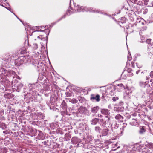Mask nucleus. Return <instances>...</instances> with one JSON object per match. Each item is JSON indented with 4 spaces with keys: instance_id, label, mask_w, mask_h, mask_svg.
<instances>
[{
    "instance_id": "obj_37",
    "label": "nucleus",
    "mask_w": 153,
    "mask_h": 153,
    "mask_svg": "<svg viewBox=\"0 0 153 153\" xmlns=\"http://www.w3.org/2000/svg\"><path fill=\"white\" fill-rule=\"evenodd\" d=\"M118 97H114L112 98V100L114 101H115L117 100H118Z\"/></svg>"
},
{
    "instance_id": "obj_15",
    "label": "nucleus",
    "mask_w": 153,
    "mask_h": 153,
    "mask_svg": "<svg viewBox=\"0 0 153 153\" xmlns=\"http://www.w3.org/2000/svg\"><path fill=\"white\" fill-rule=\"evenodd\" d=\"M101 112L102 114L105 115H108L110 114L109 111L108 109H102Z\"/></svg>"
},
{
    "instance_id": "obj_8",
    "label": "nucleus",
    "mask_w": 153,
    "mask_h": 153,
    "mask_svg": "<svg viewBox=\"0 0 153 153\" xmlns=\"http://www.w3.org/2000/svg\"><path fill=\"white\" fill-rule=\"evenodd\" d=\"M109 131V129L108 128L103 129L101 132V135L103 136H106L107 135Z\"/></svg>"
},
{
    "instance_id": "obj_42",
    "label": "nucleus",
    "mask_w": 153,
    "mask_h": 153,
    "mask_svg": "<svg viewBox=\"0 0 153 153\" xmlns=\"http://www.w3.org/2000/svg\"><path fill=\"white\" fill-rule=\"evenodd\" d=\"M150 76L151 78H153V71L151 72L150 74Z\"/></svg>"
},
{
    "instance_id": "obj_16",
    "label": "nucleus",
    "mask_w": 153,
    "mask_h": 153,
    "mask_svg": "<svg viewBox=\"0 0 153 153\" xmlns=\"http://www.w3.org/2000/svg\"><path fill=\"white\" fill-rule=\"evenodd\" d=\"M61 107L63 110H67V105L66 102L63 101L61 104Z\"/></svg>"
},
{
    "instance_id": "obj_13",
    "label": "nucleus",
    "mask_w": 153,
    "mask_h": 153,
    "mask_svg": "<svg viewBox=\"0 0 153 153\" xmlns=\"http://www.w3.org/2000/svg\"><path fill=\"white\" fill-rule=\"evenodd\" d=\"M99 119L98 118H95L92 120L91 122L92 125H95L99 121Z\"/></svg>"
},
{
    "instance_id": "obj_41",
    "label": "nucleus",
    "mask_w": 153,
    "mask_h": 153,
    "mask_svg": "<svg viewBox=\"0 0 153 153\" xmlns=\"http://www.w3.org/2000/svg\"><path fill=\"white\" fill-rule=\"evenodd\" d=\"M123 128H122V129L123 130V131L124 128L127 125L126 123H123Z\"/></svg>"
},
{
    "instance_id": "obj_4",
    "label": "nucleus",
    "mask_w": 153,
    "mask_h": 153,
    "mask_svg": "<svg viewBox=\"0 0 153 153\" xmlns=\"http://www.w3.org/2000/svg\"><path fill=\"white\" fill-rule=\"evenodd\" d=\"M72 142L73 144H76L77 146L79 145V143L81 142L80 140L77 137H74L71 139Z\"/></svg>"
},
{
    "instance_id": "obj_47",
    "label": "nucleus",
    "mask_w": 153,
    "mask_h": 153,
    "mask_svg": "<svg viewBox=\"0 0 153 153\" xmlns=\"http://www.w3.org/2000/svg\"><path fill=\"white\" fill-rule=\"evenodd\" d=\"M147 12H148V10H147V9H146L143 12V13H144V14H146V13H147Z\"/></svg>"
},
{
    "instance_id": "obj_19",
    "label": "nucleus",
    "mask_w": 153,
    "mask_h": 153,
    "mask_svg": "<svg viewBox=\"0 0 153 153\" xmlns=\"http://www.w3.org/2000/svg\"><path fill=\"white\" fill-rule=\"evenodd\" d=\"M76 9H77V10L78 12H81V11H84L85 10L84 8V7H80L79 6L77 5V8H76Z\"/></svg>"
},
{
    "instance_id": "obj_5",
    "label": "nucleus",
    "mask_w": 153,
    "mask_h": 153,
    "mask_svg": "<svg viewBox=\"0 0 153 153\" xmlns=\"http://www.w3.org/2000/svg\"><path fill=\"white\" fill-rule=\"evenodd\" d=\"M134 144L133 143H130L129 145L127 147V150L130 153H134Z\"/></svg>"
},
{
    "instance_id": "obj_55",
    "label": "nucleus",
    "mask_w": 153,
    "mask_h": 153,
    "mask_svg": "<svg viewBox=\"0 0 153 153\" xmlns=\"http://www.w3.org/2000/svg\"><path fill=\"white\" fill-rule=\"evenodd\" d=\"M48 26H45V27L44 28H48Z\"/></svg>"
},
{
    "instance_id": "obj_10",
    "label": "nucleus",
    "mask_w": 153,
    "mask_h": 153,
    "mask_svg": "<svg viewBox=\"0 0 153 153\" xmlns=\"http://www.w3.org/2000/svg\"><path fill=\"white\" fill-rule=\"evenodd\" d=\"M99 109V106L92 107L91 108V111L92 113H97Z\"/></svg>"
},
{
    "instance_id": "obj_18",
    "label": "nucleus",
    "mask_w": 153,
    "mask_h": 153,
    "mask_svg": "<svg viewBox=\"0 0 153 153\" xmlns=\"http://www.w3.org/2000/svg\"><path fill=\"white\" fill-rule=\"evenodd\" d=\"M5 98L10 99L13 97V94L10 93H6L4 95Z\"/></svg>"
},
{
    "instance_id": "obj_56",
    "label": "nucleus",
    "mask_w": 153,
    "mask_h": 153,
    "mask_svg": "<svg viewBox=\"0 0 153 153\" xmlns=\"http://www.w3.org/2000/svg\"><path fill=\"white\" fill-rule=\"evenodd\" d=\"M131 64H132V65L133 67H134L133 66V62H132Z\"/></svg>"
},
{
    "instance_id": "obj_61",
    "label": "nucleus",
    "mask_w": 153,
    "mask_h": 153,
    "mask_svg": "<svg viewBox=\"0 0 153 153\" xmlns=\"http://www.w3.org/2000/svg\"><path fill=\"white\" fill-rule=\"evenodd\" d=\"M100 116H101V117H102V115H100Z\"/></svg>"
},
{
    "instance_id": "obj_48",
    "label": "nucleus",
    "mask_w": 153,
    "mask_h": 153,
    "mask_svg": "<svg viewBox=\"0 0 153 153\" xmlns=\"http://www.w3.org/2000/svg\"><path fill=\"white\" fill-rule=\"evenodd\" d=\"M136 65H137V66L138 67V68H141V67L142 66L141 65H138L137 63H136Z\"/></svg>"
},
{
    "instance_id": "obj_17",
    "label": "nucleus",
    "mask_w": 153,
    "mask_h": 153,
    "mask_svg": "<svg viewBox=\"0 0 153 153\" xmlns=\"http://www.w3.org/2000/svg\"><path fill=\"white\" fill-rule=\"evenodd\" d=\"M66 99H68L70 102H71L73 104H75L77 102V100L75 98L71 99V98H66Z\"/></svg>"
},
{
    "instance_id": "obj_52",
    "label": "nucleus",
    "mask_w": 153,
    "mask_h": 153,
    "mask_svg": "<svg viewBox=\"0 0 153 153\" xmlns=\"http://www.w3.org/2000/svg\"><path fill=\"white\" fill-rule=\"evenodd\" d=\"M130 1L133 3V1H134V0H130Z\"/></svg>"
},
{
    "instance_id": "obj_43",
    "label": "nucleus",
    "mask_w": 153,
    "mask_h": 153,
    "mask_svg": "<svg viewBox=\"0 0 153 153\" xmlns=\"http://www.w3.org/2000/svg\"><path fill=\"white\" fill-rule=\"evenodd\" d=\"M144 1L145 4L146 5L149 6V4L148 3V2L149 1Z\"/></svg>"
},
{
    "instance_id": "obj_30",
    "label": "nucleus",
    "mask_w": 153,
    "mask_h": 153,
    "mask_svg": "<svg viewBox=\"0 0 153 153\" xmlns=\"http://www.w3.org/2000/svg\"><path fill=\"white\" fill-rule=\"evenodd\" d=\"M121 77L122 79H126L127 78V76L125 74L124 72H123L121 75Z\"/></svg>"
},
{
    "instance_id": "obj_25",
    "label": "nucleus",
    "mask_w": 153,
    "mask_h": 153,
    "mask_svg": "<svg viewBox=\"0 0 153 153\" xmlns=\"http://www.w3.org/2000/svg\"><path fill=\"white\" fill-rule=\"evenodd\" d=\"M127 72L129 73L130 76H132L133 75V70L131 68H128L127 70Z\"/></svg>"
},
{
    "instance_id": "obj_51",
    "label": "nucleus",
    "mask_w": 153,
    "mask_h": 153,
    "mask_svg": "<svg viewBox=\"0 0 153 153\" xmlns=\"http://www.w3.org/2000/svg\"><path fill=\"white\" fill-rule=\"evenodd\" d=\"M3 132L5 134H7V133H6V132L5 131H3Z\"/></svg>"
},
{
    "instance_id": "obj_58",
    "label": "nucleus",
    "mask_w": 153,
    "mask_h": 153,
    "mask_svg": "<svg viewBox=\"0 0 153 153\" xmlns=\"http://www.w3.org/2000/svg\"><path fill=\"white\" fill-rule=\"evenodd\" d=\"M70 8H71L72 10V9L71 8V7L70 6Z\"/></svg>"
},
{
    "instance_id": "obj_50",
    "label": "nucleus",
    "mask_w": 153,
    "mask_h": 153,
    "mask_svg": "<svg viewBox=\"0 0 153 153\" xmlns=\"http://www.w3.org/2000/svg\"><path fill=\"white\" fill-rule=\"evenodd\" d=\"M43 143H44V145H46L47 142L46 141L44 142Z\"/></svg>"
},
{
    "instance_id": "obj_28",
    "label": "nucleus",
    "mask_w": 153,
    "mask_h": 153,
    "mask_svg": "<svg viewBox=\"0 0 153 153\" xmlns=\"http://www.w3.org/2000/svg\"><path fill=\"white\" fill-rule=\"evenodd\" d=\"M23 86V85L21 83H19L18 84V85L17 86V91H19L20 90Z\"/></svg>"
},
{
    "instance_id": "obj_57",
    "label": "nucleus",
    "mask_w": 153,
    "mask_h": 153,
    "mask_svg": "<svg viewBox=\"0 0 153 153\" xmlns=\"http://www.w3.org/2000/svg\"><path fill=\"white\" fill-rule=\"evenodd\" d=\"M45 30H41L40 31H44Z\"/></svg>"
},
{
    "instance_id": "obj_38",
    "label": "nucleus",
    "mask_w": 153,
    "mask_h": 153,
    "mask_svg": "<svg viewBox=\"0 0 153 153\" xmlns=\"http://www.w3.org/2000/svg\"><path fill=\"white\" fill-rule=\"evenodd\" d=\"M83 98L80 97L79 98V101L80 102H82V101L83 100Z\"/></svg>"
},
{
    "instance_id": "obj_21",
    "label": "nucleus",
    "mask_w": 153,
    "mask_h": 153,
    "mask_svg": "<svg viewBox=\"0 0 153 153\" xmlns=\"http://www.w3.org/2000/svg\"><path fill=\"white\" fill-rule=\"evenodd\" d=\"M141 19L140 18H137V19L136 21L135 22V25L136 26L137 25H141V24L142 23V22H141Z\"/></svg>"
},
{
    "instance_id": "obj_2",
    "label": "nucleus",
    "mask_w": 153,
    "mask_h": 153,
    "mask_svg": "<svg viewBox=\"0 0 153 153\" xmlns=\"http://www.w3.org/2000/svg\"><path fill=\"white\" fill-rule=\"evenodd\" d=\"M135 124V126L139 127L140 129L139 132L140 134H143L146 131V130L145 129V127L140 125V124L138 123L137 120L134 119V124Z\"/></svg>"
},
{
    "instance_id": "obj_33",
    "label": "nucleus",
    "mask_w": 153,
    "mask_h": 153,
    "mask_svg": "<svg viewBox=\"0 0 153 153\" xmlns=\"http://www.w3.org/2000/svg\"><path fill=\"white\" fill-rule=\"evenodd\" d=\"M81 109L84 113L85 114H87V110L85 108H82Z\"/></svg>"
},
{
    "instance_id": "obj_60",
    "label": "nucleus",
    "mask_w": 153,
    "mask_h": 153,
    "mask_svg": "<svg viewBox=\"0 0 153 153\" xmlns=\"http://www.w3.org/2000/svg\"><path fill=\"white\" fill-rule=\"evenodd\" d=\"M37 31V32H39V31H38V30H37V31Z\"/></svg>"
},
{
    "instance_id": "obj_54",
    "label": "nucleus",
    "mask_w": 153,
    "mask_h": 153,
    "mask_svg": "<svg viewBox=\"0 0 153 153\" xmlns=\"http://www.w3.org/2000/svg\"><path fill=\"white\" fill-rule=\"evenodd\" d=\"M150 144H151V145L152 146V148H153L152 146H153V144L152 143H151Z\"/></svg>"
},
{
    "instance_id": "obj_44",
    "label": "nucleus",
    "mask_w": 153,
    "mask_h": 153,
    "mask_svg": "<svg viewBox=\"0 0 153 153\" xmlns=\"http://www.w3.org/2000/svg\"><path fill=\"white\" fill-rule=\"evenodd\" d=\"M105 95L104 94H102V97H101L102 99V100H105Z\"/></svg>"
},
{
    "instance_id": "obj_31",
    "label": "nucleus",
    "mask_w": 153,
    "mask_h": 153,
    "mask_svg": "<svg viewBox=\"0 0 153 153\" xmlns=\"http://www.w3.org/2000/svg\"><path fill=\"white\" fill-rule=\"evenodd\" d=\"M120 22L122 23H124L126 22V18L124 17L121 18L120 20Z\"/></svg>"
},
{
    "instance_id": "obj_27",
    "label": "nucleus",
    "mask_w": 153,
    "mask_h": 153,
    "mask_svg": "<svg viewBox=\"0 0 153 153\" xmlns=\"http://www.w3.org/2000/svg\"><path fill=\"white\" fill-rule=\"evenodd\" d=\"M71 138L70 135L69 134L67 133L65 135V139L67 141L69 140Z\"/></svg>"
},
{
    "instance_id": "obj_3",
    "label": "nucleus",
    "mask_w": 153,
    "mask_h": 153,
    "mask_svg": "<svg viewBox=\"0 0 153 153\" xmlns=\"http://www.w3.org/2000/svg\"><path fill=\"white\" fill-rule=\"evenodd\" d=\"M90 99L92 101L99 102L100 100V96L98 94H91V95Z\"/></svg>"
},
{
    "instance_id": "obj_14",
    "label": "nucleus",
    "mask_w": 153,
    "mask_h": 153,
    "mask_svg": "<svg viewBox=\"0 0 153 153\" xmlns=\"http://www.w3.org/2000/svg\"><path fill=\"white\" fill-rule=\"evenodd\" d=\"M117 86H118L117 88L120 89L121 91L125 89V87L122 83L117 84Z\"/></svg>"
},
{
    "instance_id": "obj_24",
    "label": "nucleus",
    "mask_w": 153,
    "mask_h": 153,
    "mask_svg": "<svg viewBox=\"0 0 153 153\" xmlns=\"http://www.w3.org/2000/svg\"><path fill=\"white\" fill-rule=\"evenodd\" d=\"M119 127V124H117V123H113L111 126L112 128L117 129Z\"/></svg>"
},
{
    "instance_id": "obj_20",
    "label": "nucleus",
    "mask_w": 153,
    "mask_h": 153,
    "mask_svg": "<svg viewBox=\"0 0 153 153\" xmlns=\"http://www.w3.org/2000/svg\"><path fill=\"white\" fill-rule=\"evenodd\" d=\"M71 10L69 9H68L67 11L66 14H65L63 16H62L61 18L60 19V20H61L62 18H65L66 16V15H67L68 16L71 13Z\"/></svg>"
},
{
    "instance_id": "obj_53",
    "label": "nucleus",
    "mask_w": 153,
    "mask_h": 153,
    "mask_svg": "<svg viewBox=\"0 0 153 153\" xmlns=\"http://www.w3.org/2000/svg\"><path fill=\"white\" fill-rule=\"evenodd\" d=\"M41 36V35L39 36L38 37V38L39 39H40Z\"/></svg>"
},
{
    "instance_id": "obj_1",
    "label": "nucleus",
    "mask_w": 153,
    "mask_h": 153,
    "mask_svg": "<svg viewBox=\"0 0 153 153\" xmlns=\"http://www.w3.org/2000/svg\"><path fill=\"white\" fill-rule=\"evenodd\" d=\"M110 119L107 116H105V118L100 119V124L102 126H105L109 121Z\"/></svg>"
},
{
    "instance_id": "obj_22",
    "label": "nucleus",
    "mask_w": 153,
    "mask_h": 153,
    "mask_svg": "<svg viewBox=\"0 0 153 153\" xmlns=\"http://www.w3.org/2000/svg\"><path fill=\"white\" fill-rule=\"evenodd\" d=\"M0 128L3 130L4 129L6 128L7 126L4 123L0 122Z\"/></svg>"
},
{
    "instance_id": "obj_46",
    "label": "nucleus",
    "mask_w": 153,
    "mask_h": 153,
    "mask_svg": "<svg viewBox=\"0 0 153 153\" xmlns=\"http://www.w3.org/2000/svg\"><path fill=\"white\" fill-rule=\"evenodd\" d=\"M140 56V54H136L135 58H137L138 57H139Z\"/></svg>"
},
{
    "instance_id": "obj_34",
    "label": "nucleus",
    "mask_w": 153,
    "mask_h": 153,
    "mask_svg": "<svg viewBox=\"0 0 153 153\" xmlns=\"http://www.w3.org/2000/svg\"><path fill=\"white\" fill-rule=\"evenodd\" d=\"M132 89H133V88H131L130 89H129L128 91V95L129 96H130L131 95V94L133 90H132Z\"/></svg>"
},
{
    "instance_id": "obj_29",
    "label": "nucleus",
    "mask_w": 153,
    "mask_h": 153,
    "mask_svg": "<svg viewBox=\"0 0 153 153\" xmlns=\"http://www.w3.org/2000/svg\"><path fill=\"white\" fill-rule=\"evenodd\" d=\"M61 114L64 116L65 115H68V113L67 112V110H63L61 112Z\"/></svg>"
},
{
    "instance_id": "obj_40",
    "label": "nucleus",
    "mask_w": 153,
    "mask_h": 153,
    "mask_svg": "<svg viewBox=\"0 0 153 153\" xmlns=\"http://www.w3.org/2000/svg\"><path fill=\"white\" fill-rule=\"evenodd\" d=\"M137 0H134V4H138L139 5H140L141 4V2L139 1V2H138L137 3Z\"/></svg>"
},
{
    "instance_id": "obj_49",
    "label": "nucleus",
    "mask_w": 153,
    "mask_h": 153,
    "mask_svg": "<svg viewBox=\"0 0 153 153\" xmlns=\"http://www.w3.org/2000/svg\"><path fill=\"white\" fill-rule=\"evenodd\" d=\"M140 71V70H138V71H136V74H138L139 72Z\"/></svg>"
},
{
    "instance_id": "obj_59",
    "label": "nucleus",
    "mask_w": 153,
    "mask_h": 153,
    "mask_svg": "<svg viewBox=\"0 0 153 153\" xmlns=\"http://www.w3.org/2000/svg\"><path fill=\"white\" fill-rule=\"evenodd\" d=\"M146 78H147V79H148V78L147 77H146Z\"/></svg>"
},
{
    "instance_id": "obj_32",
    "label": "nucleus",
    "mask_w": 153,
    "mask_h": 153,
    "mask_svg": "<svg viewBox=\"0 0 153 153\" xmlns=\"http://www.w3.org/2000/svg\"><path fill=\"white\" fill-rule=\"evenodd\" d=\"M32 47L33 49L36 50L38 48V45L36 43H34L32 45Z\"/></svg>"
},
{
    "instance_id": "obj_35",
    "label": "nucleus",
    "mask_w": 153,
    "mask_h": 153,
    "mask_svg": "<svg viewBox=\"0 0 153 153\" xmlns=\"http://www.w3.org/2000/svg\"><path fill=\"white\" fill-rule=\"evenodd\" d=\"M128 61H131V54L128 53Z\"/></svg>"
},
{
    "instance_id": "obj_12",
    "label": "nucleus",
    "mask_w": 153,
    "mask_h": 153,
    "mask_svg": "<svg viewBox=\"0 0 153 153\" xmlns=\"http://www.w3.org/2000/svg\"><path fill=\"white\" fill-rule=\"evenodd\" d=\"M134 116V114H132L131 115H128L127 116V118L128 119H130L131 118H132V121L131 120H130V124L131 125L133 126L134 125V122L133 121V119H134L132 117H133Z\"/></svg>"
},
{
    "instance_id": "obj_9",
    "label": "nucleus",
    "mask_w": 153,
    "mask_h": 153,
    "mask_svg": "<svg viewBox=\"0 0 153 153\" xmlns=\"http://www.w3.org/2000/svg\"><path fill=\"white\" fill-rule=\"evenodd\" d=\"M2 59L5 63H7L10 60V55L8 54L5 55Z\"/></svg>"
},
{
    "instance_id": "obj_39",
    "label": "nucleus",
    "mask_w": 153,
    "mask_h": 153,
    "mask_svg": "<svg viewBox=\"0 0 153 153\" xmlns=\"http://www.w3.org/2000/svg\"><path fill=\"white\" fill-rule=\"evenodd\" d=\"M151 40V39H147L146 42L148 44H150Z\"/></svg>"
},
{
    "instance_id": "obj_11",
    "label": "nucleus",
    "mask_w": 153,
    "mask_h": 153,
    "mask_svg": "<svg viewBox=\"0 0 153 153\" xmlns=\"http://www.w3.org/2000/svg\"><path fill=\"white\" fill-rule=\"evenodd\" d=\"M115 118L120 122H123V117L122 116L119 114L116 115L115 117Z\"/></svg>"
},
{
    "instance_id": "obj_6",
    "label": "nucleus",
    "mask_w": 153,
    "mask_h": 153,
    "mask_svg": "<svg viewBox=\"0 0 153 153\" xmlns=\"http://www.w3.org/2000/svg\"><path fill=\"white\" fill-rule=\"evenodd\" d=\"M29 59V56H22L20 57V60L21 61V63H26L28 62Z\"/></svg>"
},
{
    "instance_id": "obj_45",
    "label": "nucleus",
    "mask_w": 153,
    "mask_h": 153,
    "mask_svg": "<svg viewBox=\"0 0 153 153\" xmlns=\"http://www.w3.org/2000/svg\"><path fill=\"white\" fill-rule=\"evenodd\" d=\"M26 51L25 50L21 51V53L22 54H24L26 53Z\"/></svg>"
},
{
    "instance_id": "obj_7",
    "label": "nucleus",
    "mask_w": 153,
    "mask_h": 153,
    "mask_svg": "<svg viewBox=\"0 0 153 153\" xmlns=\"http://www.w3.org/2000/svg\"><path fill=\"white\" fill-rule=\"evenodd\" d=\"M37 95H38V96H39V95L38 94L36 93V91H33V92L32 93V96L33 97L32 98L33 99V101L34 100V101L35 102H39V100L38 99V97L37 96Z\"/></svg>"
},
{
    "instance_id": "obj_36",
    "label": "nucleus",
    "mask_w": 153,
    "mask_h": 153,
    "mask_svg": "<svg viewBox=\"0 0 153 153\" xmlns=\"http://www.w3.org/2000/svg\"><path fill=\"white\" fill-rule=\"evenodd\" d=\"M65 94L67 97H71V94L69 92H66Z\"/></svg>"
},
{
    "instance_id": "obj_26",
    "label": "nucleus",
    "mask_w": 153,
    "mask_h": 153,
    "mask_svg": "<svg viewBox=\"0 0 153 153\" xmlns=\"http://www.w3.org/2000/svg\"><path fill=\"white\" fill-rule=\"evenodd\" d=\"M94 130L96 132L100 133L101 130V129L99 126H96L94 128Z\"/></svg>"
},
{
    "instance_id": "obj_23",
    "label": "nucleus",
    "mask_w": 153,
    "mask_h": 153,
    "mask_svg": "<svg viewBox=\"0 0 153 153\" xmlns=\"http://www.w3.org/2000/svg\"><path fill=\"white\" fill-rule=\"evenodd\" d=\"M133 14L134 12L133 11H131V13H129L128 15V16H129V17H130V19L132 21H133L134 20V19L133 18Z\"/></svg>"
}]
</instances>
